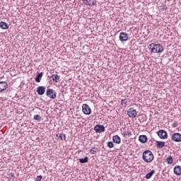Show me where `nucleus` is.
Here are the masks:
<instances>
[{
    "mask_svg": "<svg viewBox=\"0 0 181 181\" xmlns=\"http://www.w3.org/2000/svg\"><path fill=\"white\" fill-rule=\"evenodd\" d=\"M119 40L121 42H127V40H128V34L124 32L120 33Z\"/></svg>",
    "mask_w": 181,
    "mask_h": 181,
    "instance_id": "nucleus-9",
    "label": "nucleus"
},
{
    "mask_svg": "<svg viewBox=\"0 0 181 181\" xmlns=\"http://www.w3.org/2000/svg\"><path fill=\"white\" fill-rule=\"evenodd\" d=\"M51 78H52V81H54V83H57V81L60 80V76L57 74H53L51 76Z\"/></svg>",
    "mask_w": 181,
    "mask_h": 181,
    "instance_id": "nucleus-17",
    "label": "nucleus"
},
{
    "mask_svg": "<svg viewBox=\"0 0 181 181\" xmlns=\"http://www.w3.org/2000/svg\"><path fill=\"white\" fill-rule=\"evenodd\" d=\"M80 163H87L88 162V157H85L84 158L78 159Z\"/></svg>",
    "mask_w": 181,
    "mask_h": 181,
    "instance_id": "nucleus-22",
    "label": "nucleus"
},
{
    "mask_svg": "<svg viewBox=\"0 0 181 181\" xmlns=\"http://www.w3.org/2000/svg\"><path fill=\"white\" fill-rule=\"evenodd\" d=\"M95 132H104L105 131V127L103 125H96L94 128Z\"/></svg>",
    "mask_w": 181,
    "mask_h": 181,
    "instance_id": "nucleus-12",
    "label": "nucleus"
},
{
    "mask_svg": "<svg viewBox=\"0 0 181 181\" xmlns=\"http://www.w3.org/2000/svg\"><path fill=\"white\" fill-rule=\"evenodd\" d=\"M165 162L168 163V165H172L173 163V158H172V156L167 158Z\"/></svg>",
    "mask_w": 181,
    "mask_h": 181,
    "instance_id": "nucleus-19",
    "label": "nucleus"
},
{
    "mask_svg": "<svg viewBox=\"0 0 181 181\" xmlns=\"http://www.w3.org/2000/svg\"><path fill=\"white\" fill-rule=\"evenodd\" d=\"M157 134L161 139H166L168 138V132L163 129L159 130Z\"/></svg>",
    "mask_w": 181,
    "mask_h": 181,
    "instance_id": "nucleus-5",
    "label": "nucleus"
},
{
    "mask_svg": "<svg viewBox=\"0 0 181 181\" xmlns=\"http://www.w3.org/2000/svg\"><path fill=\"white\" fill-rule=\"evenodd\" d=\"M97 151H98V148H93L90 150V152L93 155H95V153H97Z\"/></svg>",
    "mask_w": 181,
    "mask_h": 181,
    "instance_id": "nucleus-25",
    "label": "nucleus"
},
{
    "mask_svg": "<svg viewBox=\"0 0 181 181\" xmlns=\"http://www.w3.org/2000/svg\"><path fill=\"white\" fill-rule=\"evenodd\" d=\"M172 141L175 142H181V134L180 133H174L171 137Z\"/></svg>",
    "mask_w": 181,
    "mask_h": 181,
    "instance_id": "nucleus-7",
    "label": "nucleus"
},
{
    "mask_svg": "<svg viewBox=\"0 0 181 181\" xmlns=\"http://www.w3.org/2000/svg\"><path fill=\"white\" fill-rule=\"evenodd\" d=\"M107 146L108 148H114V143H112V141H108Z\"/></svg>",
    "mask_w": 181,
    "mask_h": 181,
    "instance_id": "nucleus-26",
    "label": "nucleus"
},
{
    "mask_svg": "<svg viewBox=\"0 0 181 181\" xmlns=\"http://www.w3.org/2000/svg\"><path fill=\"white\" fill-rule=\"evenodd\" d=\"M165 146V142L163 141H156V147L158 148V149H162Z\"/></svg>",
    "mask_w": 181,
    "mask_h": 181,
    "instance_id": "nucleus-18",
    "label": "nucleus"
},
{
    "mask_svg": "<svg viewBox=\"0 0 181 181\" xmlns=\"http://www.w3.org/2000/svg\"><path fill=\"white\" fill-rule=\"evenodd\" d=\"M166 9H168V6H163V11H166Z\"/></svg>",
    "mask_w": 181,
    "mask_h": 181,
    "instance_id": "nucleus-29",
    "label": "nucleus"
},
{
    "mask_svg": "<svg viewBox=\"0 0 181 181\" xmlns=\"http://www.w3.org/2000/svg\"><path fill=\"white\" fill-rule=\"evenodd\" d=\"M46 91V88L45 86H39L37 88V93L39 95H43Z\"/></svg>",
    "mask_w": 181,
    "mask_h": 181,
    "instance_id": "nucleus-11",
    "label": "nucleus"
},
{
    "mask_svg": "<svg viewBox=\"0 0 181 181\" xmlns=\"http://www.w3.org/2000/svg\"><path fill=\"white\" fill-rule=\"evenodd\" d=\"M42 77H43V72H40L36 76V77L35 78L36 83H40V80H42Z\"/></svg>",
    "mask_w": 181,
    "mask_h": 181,
    "instance_id": "nucleus-16",
    "label": "nucleus"
},
{
    "mask_svg": "<svg viewBox=\"0 0 181 181\" xmlns=\"http://www.w3.org/2000/svg\"><path fill=\"white\" fill-rule=\"evenodd\" d=\"M8 88V83L6 81H0V93Z\"/></svg>",
    "mask_w": 181,
    "mask_h": 181,
    "instance_id": "nucleus-10",
    "label": "nucleus"
},
{
    "mask_svg": "<svg viewBox=\"0 0 181 181\" xmlns=\"http://www.w3.org/2000/svg\"><path fill=\"white\" fill-rule=\"evenodd\" d=\"M139 141L141 144H146L148 142V136L146 135H141L139 136Z\"/></svg>",
    "mask_w": 181,
    "mask_h": 181,
    "instance_id": "nucleus-13",
    "label": "nucleus"
},
{
    "mask_svg": "<svg viewBox=\"0 0 181 181\" xmlns=\"http://www.w3.org/2000/svg\"><path fill=\"white\" fill-rule=\"evenodd\" d=\"M43 176L39 175L36 177L35 181H42Z\"/></svg>",
    "mask_w": 181,
    "mask_h": 181,
    "instance_id": "nucleus-27",
    "label": "nucleus"
},
{
    "mask_svg": "<svg viewBox=\"0 0 181 181\" xmlns=\"http://www.w3.org/2000/svg\"><path fill=\"white\" fill-rule=\"evenodd\" d=\"M124 136H125V135H127V133L124 132V133L123 134Z\"/></svg>",
    "mask_w": 181,
    "mask_h": 181,
    "instance_id": "nucleus-31",
    "label": "nucleus"
},
{
    "mask_svg": "<svg viewBox=\"0 0 181 181\" xmlns=\"http://www.w3.org/2000/svg\"><path fill=\"white\" fill-rule=\"evenodd\" d=\"M46 95L49 97V98L54 100L57 97V93L54 90L49 88L47 90Z\"/></svg>",
    "mask_w": 181,
    "mask_h": 181,
    "instance_id": "nucleus-3",
    "label": "nucleus"
},
{
    "mask_svg": "<svg viewBox=\"0 0 181 181\" xmlns=\"http://www.w3.org/2000/svg\"><path fill=\"white\" fill-rule=\"evenodd\" d=\"M142 159L144 160V162H146V163H151V162H152V160L154 159L153 153H152V151L150 150L144 151Z\"/></svg>",
    "mask_w": 181,
    "mask_h": 181,
    "instance_id": "nucleus-1",
    "label": "nucleus"
},
{
    "mask_svg": "<svg viewBox=\"0 0 181 181\" xmlns=\"http://www.w3.org/2000/svg\"><path fill=\"white\" fill-rule=\"evenodd\" d=\"M153 175H155V170H153L150 173H147L146 175V179H151Z\"/></svg>",
    "mask_w": 181,
    "mask_h": 181,
    "instance_id": "nucleus-20",
    "label": "nucleus"
},
{
    "mask_svg": "<svg viewBox=\"0 0 181 181\" xmlns=\"http://www.w3.org/2000/svg\"><path fill=\"white\" fill-rule=\"evenodd\" d=\"M112 141L115 144H121V138L118 135L113 136Z\"/></svg>",
    "mask_w": 181,
    "mask_h": 181,
    "instance_id": "nucleus-15",
    "label": "nucleus"
},
{
    "mask_svg": "<svg viewBox=\"0 0 181 181\" xmlns=\"http://www.w3.org/2000/svg\"><path fill=\"white\" fill-rule=\"evenodd\" d=\"M34 119H35V121H40L42 119V117L39 115H35L34 116Z\"/></svg>",
    "mask_w": 181,
    "mask_h": 181,
    "instance_id": "nucleus-24",
    "label": "nucleus"
},
{
    "mask_svg": "<svg viewBox=\"0 0 181 181\" xmlns=\"http://www.w3.org/2000/svg\"><path fill=\"white\" fill-rule=\"evenodd\" d=\"M122 103H124V104H127V99L122 100Z\"/></svg>",
    "mask_w": 181,
    "mask_h": 181,
    "instance_id": "nucleus-30",
    "label": "nucleus"
},
{
    "mask_svg": "<svg viewBox=\"0 0 181 181\" xmlns=\"http://www.w3.org/2000/svg\"><path fill=\"white\" fill-rule=\"evenodd\" d=\"M82 111L86 115H90V114H91V108L87 104H83L82 105Z\"/></svg>",
    "mask_w": 181,
    "mask_h": 181,
    "instance_id": "nucleus-4",
    "label": "nucleus"
},
{
    "mask_svg": "<svg viewBox=\"0 0 181 181\" xmlns=\"http://www.w3.org/2000/svg\"><path fill=\"white\" fill-rule=\"evenodd\" d=\"M127 115L130 117L131 118H135L136 117V110L134 108H129V110L127 111Z\"/></svg>",
    "mask_w": 181,
    "mask_h": 181,
    "instance_id": "nucleus-8",
    "label": "nucleus"
},
{
    "mask_svg": "<svg viewBox=\"0 0 181 181\" xmlns=\"http://www.w3.org/2000/svg\"><path fill=\"white\" fill-rule=\"evenodd\" d=\"M84 5L87 6H94L97 4L96 0H82Z\"/></svg>",
    "mask_w": 181,
    "mask_h": 181,
    "instance_id": "nucleus-6",
    "label": "nucleus"
},
{
    "mask_svg": "<svg viewBox=\"0 0 181 181\" xmlns=\"http://www.w3.org/2000/svg\"><path fill=\"white\" fill-rule=\"evenodd\" d=\"M0 28L1 29H8V23H6V22L1 21L0 23Z\"/></svg>",
    "mask_w": 181,
    "mask_h": 181,
    "instance_id": "nucleus-21",
    "label": "nucleus"
},
{
    "mask_svg": "<svg viewBox=\"0 0 181 181\" xmlns=\"http://www.w3.org/2000/svg\"><path fill=\"white\" fill-rule=\"evenodd\" d=\"M57 136H59V134H57Z\"/></svg>",
    "mask_w": 181,
    "mask_h": 181,
    "instance_id": "nucleus-33",
    "label": "nucleus"
},
{
    "mask_svg": "<svg viewBox=\"0 0 181 181\" xmlns=\"http://www.w3.org/2000/svg\"><path fill=\"white\" fill-rule=\"evenodd\" d=\"M59 138L60 139L61 141H66V134H60L59 135Z\"/></svg>",
    "mask_w": 181,
    "mask_h": 181,
    "instance_id": "nucleus-23",
    "label": "nucleus"
},
{
    "mask_svg": "<svg viewBox=\"0 0 181 181\" xmlns=\"http://www.w3.org/2000/svg\"><path fill=\"white\" fill-rule=\"evenodd\" d=\"M174 173L175 175H177L178 176H180V175H181V167H180V165H176L174 168Z\"/></svg>",
    "mask_w": 181,
    "mask_h": 181,
    "instance_id": "nucleus-14",
    "label": "nucleus"
},
{
    "mask_svg": "<svg viewBox=\"0 0 181 181\" xmlns=\"http://www.w3.org/2000/svg\"><path fill=\"white\" fill-rule=\"evenodd\" d=\"M128 135H131V132L128 133Z\"/></svg>",
    "mask_w": 181,
    "mask_h": 181,
    "instance_id": "nucleus-32",
    "label": "nucleus"
},
{
    "mask_svg": "<svg viewBox=\"0 0 181 181\" xmlns=\"http://www.w3.org/2000/svg\"><path fill=\"white\" fill-rule=\"evenodd\" d=\"M173 128H177V122H175L172 124Z\"/></svg>",
    "mask_w": 181,
    "mask_h": 181,
    "instance_id": "nucleus-28",
    "label": "nucleus"
},
{
    "mask_svg": "<svg viewBox=\"0 0 181 181\" xmlns=\"http://www.w3.org/2000/svg\"><path fill=\"white\" fill-rule=\"evenodd\" d=\"M149 49H151V53H162L164 50L162 45L154 43L150 44Z\"/></svg>",
    "mask_w": 181,
    "mask_h": 181,
    "instance_id": "nucleus-2",
    "label": "nucleus"
}]
</instances>
